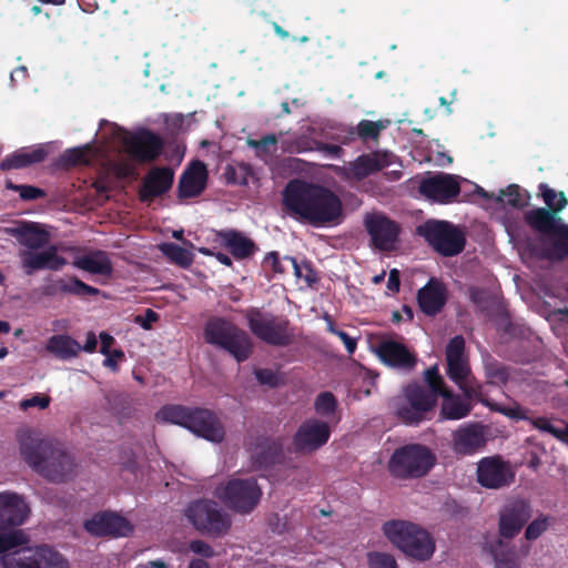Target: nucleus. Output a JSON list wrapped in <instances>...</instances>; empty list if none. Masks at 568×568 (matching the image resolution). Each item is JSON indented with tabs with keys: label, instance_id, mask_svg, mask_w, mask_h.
<instances>
[{
	"label": "nucleus",
	"instance_id": "obj_1",
	"mask_svg": "<svg viewBox=\"0 0 568 568\" xmlns=\"http://www.w3.org/2000/svg\"><path fill=\"white\" fill-rule=\"evenodd\" d=\"M283 203L292 216L314 226L338 224L343 217L338 195L318 184L291 181L283 192Z\"/></svg>",
	"mask_w": 568,
	"mask_h": 568
},
{
	"label": "nucleus",
	"instance_id": "obj_2",
	"mask_svg": "<svg viewBox=\"0 0 568 568\" xmlns=\"http://www.w3.org/2000/svg\"><path fill=\"white\" fill-rule=\"evenodd\" d=\"M18 440L21 457L41 477L60 484L75 476L74 458L58 442L31 430L21 432Z\"/></svg>",
	"mask_w": 568,
	"mask_h": 568
},
{
	"label": "nucleus",
	"instance_id": "obj_3",
	"mask_svg": "<svg viewBox=\"0 0 568 568\" xmlns=\"http://www.w3.org/2000/svg\"><path fill=\"white\" fill-rule=\"evenodd\" d=\"M6 232L24 246L18 252V257L26 275L42 270L60 271L67 264V260L58 254L55 245L47 246L50 235L40 224L21 222L8 227Z\"/></svg>",
	"mask_w": 568,
	"mask_h": 568
},
{
	"label": "nucleus",
	"instance_id": "obj_4",
	"mask_svg": "<svg viewBox=\"0 0 568 568\" xmlns=\"http://www.w3.org/2000/svg\"><path fill=\"white\" fill-rule=\"evenodd\" d=\"M29 539L23 530L0 532V554L3 568H69L68 560L49 546L21 547Z\"/></svg>",
	"mask_w": 568,
	"mask_h": 568
},
{
	"label": "nucleus",
	"instance_id": "obj_5",
	"mask_svg": "<svg viewBox=\"0 0 568 568\" xmlns=\"http://www.w3.org/2000/svg\"><path fill=\"white\" fill-rule=\"evenodd\" d=\"M425 381L428 388L417 384L408 385L390 402L394 414L405 424L414 425L428 419L436 405L443 384L437 366L425 372Z\"/></svg>",
	"mask_w": 568,
	"mask_h": 568
},
{
	"label": "nucleus",
	"instance_id": "obj_6",
	"mask_svg": "<svg viewBox=\"0 0 568 568\" xmlns=\"http://www.w3.org/2000/svg\"><path fill=\"white\" fill-rule=\"evenodd\" d=\"M156 417L162 422L182 426L212 443H221L225 436L220 419L209 409L166 405L156 413Z\"/></svg>",
	"mask_w": 568,
	"mask_h": 568
},
{
	"label": "nucleus",
	"instance_id": "obj_7",
	"mask_svg": "<svg viewBox=\"0 0 568 568\" xmlns=\"http://www.w3.org/2000/svg\"><path fill=\"white\" fill-rule=\"evenodd\" d=\"M382 530L396 548L416 560L425 561L435 551V541L429 532L412 521L388 520Z\"/></svg>",
	"mask_w": 568,
	"mask_h": 568
},
{
	"label": "nucleus",
	"instance_id": "obj_8",
	"mask_svg": "<svg viewBox=\"0 0 568 568\" xmlns=\"http://www.w3.org/2000/svg\"><path fill=\"white\" fill-rule=\"evenodd\" d=\"M204 335L207 343L227 352L237 362L247 359L252 353L248 334L227 320L217 317L209 321Z\"/></svg>",
	"mask_w": 568,
	"mask_h": 568
},
{
	"label": "nucleus",
	"instance_id": "obj_9",
	"mask_svg": "<svg viewBox=\"0 0 568 568\" xmlns=\"http://www.w3.org/2000/svg\"><path fill=\"white\" fill-rule=\"evenodd\" d=\"M436 462L429 448L418 444L397 448L389 462L390 475L398 479H413L425 476Z\"/></svg>",
	"mask_w": 568,
	"mask_h": 568
},
{
	"label": "nucleus",
	"instance_id": "obj_10",
	"mask_svg": "<svg viewBox=\"0 0 568 568\" xmlns=\"http://www.w3.org/2000/svg\"><path fill=\"white\" fill-rule=\"evenodd\" d=\"M185 517L197 531L213 537L226 535L232 527L231 515L212 499L191 503Z\"/></svg>",
	"mask_w": 568,
	"mask_h": 568
},
{
	"label": "nucleus",
	"instance_id": "obj_11",
	"mask_svg": "<svg viewBox=\"0 0 568 568\" xmlns=\"http://www.w3.org/2000/svg\"><path fill=\"white\" fill-rule=\"evenodd\" d=\"M215 497L231 510L246 515L252 513L262 497V488L253 477L231 478L219 485L214 490Z\"/></svg>",
	"mask_w": 568,
	"mask_h": 568
},
{
	"label": "nucleus",
	"instance_id": "obj_12",
	"mask_svg": "<svg viewBox=\"0 0 568 568\" xmlns=\"http://www.w3.org/2000/svg\"><path fill=\"white\" fill-rule=\"evenodd\" d=\"M416 233L443 256L458 255L466 243L462 227L447 221L428 220L417 226Z\"/></svg>",
	"mask_w": 568,
	"mask_h": 568
},
{
	"label": "nucleus",
	"instance_id": "obj_13",
	"mask_svg": "<svg viewBox=\"0 0 568 568\" xmlns=\"http://www.w3.org/2000/svg\"><path fill=\"white\" fill-rule=\"evenodd\" d=\"M447 374L458 385L467 398L477 394V385L470 373L468 358L465 354V339L457 335L446 347Z\"/></svg>",
	"mask_w": 568,
	"mask_h": 568
},
{
	"label": "nucleus",
	"instance_id": "obj_14",
	"mask_svg": "<svg viewBox=\"0 0 568 568\" xmlns=\"http://www.w3.org/2000/svg\"><path fill=\"white\" fill-rule=\"evenodd\" d=\"M247 318L250 329L263 342L275 346H285L291 343L293 334L290 332L286 320L276 318L258 311L251 312Z\"/></svg>",
	"mask_w": 568,
	"mask_h": 568
},
{
	"label": "nucleus",
	"instance_id": "obj_15",
	"mask_svg": "<svg viewBox=\"0 0 568 568\" xmlns=\"http://www.w3.org/2000/svg\"><path fill=\"white\" fill-rule=\"evenodd\" d=\"M477 480L488 489H500L515 480L511 465L499 456L485 457L477 464Z\"/></svg>",
	"mask_w": 568,
	"mask_h": 568
},
{
	"label": "nucleus",
	"instance_id": "obj_16",
	"mask_svg": "<svg viewBox=\"0 0 568 568\" xmlns=\"http://www.w3.org/2000/svg\"><path fill=\"white\" fill-rule=\"evenodd\" d=\"M31 508L22 495L6 490L0 493V532H10L26 524Z\"/></svg>",
	"mask_w": 568,
	"mask_h": 568
},
{
	"label": "nucleus",
	"instance_id": "obj_17",
	"mask_svg": "<svg viewBox=\"0 0 568 568\" xmlns=\"http://www.w3.org/2000/svg\"><path fill=\"white\" fill-rule=\"evenodd\" d=\"M418 190L428 200L449 203L459 194L460 186L457 176L435 173L423 178Z\"/></svg>",
	"mask_w": 568,
	"mask_h": 568
},
{
	"label": "nucleus",
	"instance_id": "obj_18",
	"mask_svg": "<svg viewBox=\"0 0 568 568\" xmlns=\"http://www.w3.org/2000/svg\"><path fill=\"white\" fill-rule=\"evenodd\" d=\"M329 436L328 422L311 418L298 427L293 439V446L298 453H313L325 445Z\"/></svg>",
	"mask_w": 568,
	"mask_h": 568
},
{
	"label": "nucleus",
	"instance_id": "obj_19",
	"mask_svg": "<svg viewBox=\"0 0 568 568\" xmlns=\"http://www.w3.org/2000/svg\"><path fill=\"white\" fill-rule=\"evenodd\" d=\"M395 162V155L389 152H375L358 156L348 166L338 168V174L346 180L361 181L366 176L387 168Z\"/></svg>",
	"mask_w": 568,
	"mask_h": 568
},
{
	"label": "nucleus",
	"instance_id": "obj_20",
	"mask_svg": "<svg viewBox=\"0 0 568 568\" xmlns=\"http://www.w3.org/2000/svg\"><path fill=\"white\" fill-rule=\"evenodd\" d=\"M364 222L375 247L381 251H390L395 247L399 234L396 222L381 213L367 214Z\"/></svg>",
	"mask_w": 568,
	"mask_h": 568
},
{
	"label": "nucleus",
	"instance_id": "obj_21",
	"mask_svg": "<svg viewBox=\"0 0 568 568\" xmlns=\"http://www.w3.org/2000/svg\"><path fill=\"white\" fill-rule=\"evenodd\" d=\"M531 517V506L524 499L506 504L499 514V534L504 538H514Z\"/></svg>",
	"mask_w": 568,
	"mask_h": 568
},
{
	"label": "nucleus",
	"instance_id": "obj_22",
	"mask_svg": "<svg viewBox=\"0 0 568 568\" xmlns=\"http://www.w3.org/2000/svg\"><path fill=\"white\" fill-rule=\"evenodd\" d=\"M85 530L92 536H126L131 531L129 521L113 513H99L84 523Z\"/></svg>",
	"mask_w": 568,
	"mask_h": 568
},
{
	"label": "nucleus",
	"instance_id": "obj_23",
	"mask_svg": "<svg viewBox=\"0 0 568 568\" xmlns=\"http://www.w3.org/2000/svg\"><path fill=\"white\" fill-rule=\"evenodd\" d=\"M376 354L386 365L410 371L416 365V356L402 343L395 339H384L376 346Z\"/></svg>",
	"mask_w": 568,
	"mask_h": 568
},
{
	"label": "nucleus",
	"instance_id": "obj_24",
	"mask_svg": "<svg viewBox=\"0 0 568 568\" xmlns=\"http://www.w3.org/2000/svg\"><path fill=\"white\" fill-rule=\"evenodd\" d=\"M485 444V429L479 424H467L453 433V450L458 455H473L480 450Z\"/></svg>",
	"mask_w": 568,
	"mask_h": 568
},
{
	"label": "nucleus",
	"instance_id": "obj_25",
	"mask_svg": "<svg viewBox=\"0 0 568 568\" xmlns=\"http://www.w3.org/2000/svg\"><path fill=\"white\" fill-rule=\"evenodd\" d=\"M125 146L133 159L144 162L154 160L160 154L162 144L155 134L144 131L128 138Z\"/></svg>",
	"mask_w": 568,
	"mask_h": 568
},
{
	"label": "nucleus",
	"instance_id": "obj_26",
	"mask_svg": "<svg viewBox=\"0 0 568 568\" xmlns=\"http://www.w3.org/2000/svg\"><path fill=\"white\" fill-rule=\"evenodd\" d=\"M417 298L419 307L425 314L435 315L446 303V287L440 281L432 278L419 290Z\"/></svg>",
	"mask_w": 568,
	"mask_h": 568
},
{
	"label": "nucleus",
	"instance_id": "obj_27",
	"mask_svg": "<svg viewBox=\"0 0 568 568\" xmlns=\"http://www.w3.org/2000/svg\"><path fill=\"white\" fill-rule=\"evenodd\" d=\"M496 409L510 417L527 419L538 430L548 433L568 445V424L565 422H560V425H556L547 417L529 418L519 407Z\"/></svg>",
	"mask_w": 568,
	"mask_h": 568
},
{
	"label": "nucleus",
	"instance_id": "obj_28",
	"mask_svg": "<svg viewBox=\"0 0 568 568\" xmlns=\"http://www.w3.org/2000/svg\"><path fill=\"white\" fill-rule=\"evenodd\" d=\"M206 168L202 162H194L186 170L179 183V193L181 197H193L199 195L205 187Z\"/></svg>",
	"mask_w": 568,
	"mask_h": 568
},
{
	"label": "nucleus",
	"instance_id": "obj_29",
	"mask_svg": "<svg viewBox=\"0 0 568 568\" xmlns=\"http://www.w3.org/2000/svg\"><path fill=\"white\" fill-rule=\"evenodd\" d=\"M45 351L61 361L77 358L82 352L78 341L68 334H57L48 338Z\"/></svg>",
	"mask_w": 568,
	"mask_h": 568
},
{
	"label": "nucleus",
	"instance_id": "obj_30",
	"mask_svg": "<svg viewBox=\"0 0 568 568\" xmlns=\"http://www.w3.org/2000/svg\"><path fill=\"white\" fill-rule=\"evenodd\" d=\"M173 172L170 169H154L144 179L142 200L146 201L165 193L173 183Z\"/></svg>",
	"mask_w": 568,
	"mask_h": 568
},
{
	"label": "nucleus",
	"instance_id": "obj_31",
	"mask_svg": "<svg viewBox=\"0 0 568 568\" xmlns=\"http://www.w3.org/2000/svg\"><path fill=\"white\" fill-rule=\"evenodd\" d=\"M438 395L444 398L440 407V419L457 420L466 417L470 413V403L467 399H463L446 390L444 388V383L440 385V392H438Z\"/></svg>",
	"mask_w": 568,
	"mask_h": 568
},
{
	"label": "nucleus",
	"instance_id": "obj_32",
	"mask_svg": "<svg viewBox=\"0 0 568 568\" xmlns=\"http://www.w3.org/2000/svg\"><path fill=\"white\" fill-rule=\"evenodd\" d=\"M73 265L85 272L109 276L112 273V263L103 251L89 252L74 260Z\"/></svg>",
	"mask_w": 568,
	"mask_h": 568
},
{
	"label": "nucleus",
	"instance_id": "obj_33",
	"mask_svg": "<svg viewBox=\"0 0 568 568\" xmlns=\"http://www.w3.org/2000/svg\"><path fill=\"white\" fill-rule=\"evenodd\" d=\"M47 156V151L42 146L20 149L8 155L0 168L2 170L22 169L34 163L42 162Z\"/></svg>",
	"mask_w": 568,
	"mask_h": 568
},
{
	"label": "nucleus",
	"instance_id": "obj_34",
	"mask_svg": "<svg viewBox=\"0 0 568 568\" xmlns=\"http://www.w3.org/2000/svg\"><path fill=\"white\" fill-rule=\"evenodd\" d=\"M219 236L236 258L248 257L256 250L253 241L241 232L222 231L219 233Z\"/></svg>",
	"mask_w": 568,
	"mask_h": 568
},
{
	"label": "nucleus",
	"instance_id": "obj_35",
	"mask_svg": "<svg viewBox=\"0 0 568 568\" xmlns=\"http://www.w3.org/2000/svg\"><path fill=\"white\" fill-rule=\"evenodd\" d=\"M526 221L532 229L549 237L562 220L552 212L539 207L528 211Z\"/></svg>",
	"mask_w": 568,
	"mask_h": 568
},
{
	"label": "nucleus",
	"instance_id": "obj_36",
	"mask_svg": "<svg viewBox=\"0 0 568 568\" xmlns=\"http://www.w3.org/2000/svg\"><path fill=\"white\" fill-rule=\"evenodd\" d=\"M53 287L57 292H63L79 296L97 295L99 293L98 288L87 285L77 277H70L68 280L60 278L55 281Z\"/></svg>",
	"mask_w": 568,
	"mask_h": 568
},
{
	"label": "nucleus",
	"instance_id": "obj_37",
	"mask_svg": "<svg viewBox=\"0 0 568 568\" xmlns=\"http://www.w3.org/2000/svg\"><path fill=\"white\" fill-rule=\"evenodd\" d=\"M246 144L255 151V155L267 162L277 151V138L267 134L261 140L247 139Z\"/></svg>",
	"mask_w": 568,
	"mask_h": 568
},
{
	"label": "nucleus",
	"instance_id": "obj_38",
	"mask_svg": "<svg viewBox=\"0 0 568 568\" xmlns=\"http://www.w3.org/2000/svg\"><path fill=\"white\" fill-rule=\"evenodd\" d=\"M478 193L485 199L494 197L496 202L513 207L523 206L525 203L519 194V187L517 185H509L506 190H500L497 195H490L481 187L478 190Z\"/></svg>",
	"mask_w": 568,
	"mask_h": 568
},
{
	"label": "nucleus",
	"instance_id": "obj_39",
	"mask_svg": "<svg viewBox=\"0 0 568 568\" xmlns=\"http://www.w3.org/2000/svg\"><path fill=\"white\" fill-rule=\"evenodd\" d=\"M552 241V248L549 253L550 257L561 258L568 255V225L562 221L549 236Z\"/></svg>",
	"mask_w": 568,
	"mask_h": 568
},
{
	"label": "nucleus",
	"instance_id": "obj_40",
	"mask_svg": "<svg viewBox=\"0 0 568 568\" xmlns=\"http://www.w3.org/2000/svg\"><path fill=\"white\" fill-rule=\"evenodd\" d=\"M264 264L266 266H271L272 270L276 273H284L287 270V266H291L294 271V274L297 277H302L303 267L300 266L295 258L293 257H284L283 261L280 260L278 254L276 252H271L264 260Z\"/></svg>",
	"mask_w": 568,
	"mask_h": 568
},
{
	"label": "nucleus",
	"instance_id": "obj_41",
	"mask_svg": "<svg viewBox=\"0 0 568 568\" xmlns=\"http://www.w3.org/2000/svg\"><path fill=\"white\" fill-rule=\"evenodd\" d=\"M539 193L542 196L545 204L552 212L562 211L568 204L564 192H557L549 187L546 183H541L539 185Z\"/></svg>",
	"mask_w": 568,
	"mask_h": 568
},
{
	"label": "nucleus",
	"instance_id": "obj_42",
	"mask_svg": "<svg viewBox=\"0 0 568 568\" xmlns=\"http://www.w3.org/2000/svg\"><path fill=\"white\" fill-rule=\"evenodd\" d=\"M160 250L172 262L181 266H189L193 261V254L189 250L174 243H163L160 245Z\"/></svg>",
	"mask_w": 568,
	"mask_h": 568
},
{
	"label": "nucleus",
	"instance_id": "obj_43",
	"mask_svg": "<svg viewBox=\"0 0 568 568\" xmlns=\"http://www.w3.org/2000/svg\"><path fill=\"white\" fill-rule=\"evenodd\" d=\"M314 408L317 415L331 418L337 408V400L332 393L323 392L315 398Z\"/></svg>",
	"mask_w": 568,
	"mask_h": 568
},
{
	"label": "nucleus",
	"instance_id": "obj_44",
	"mask_svg": "<svg viewBox=\"0 0 568 568\" xmlns=\"http://www.w3.org/2000/svg\"><path fill=\"white\" fill-rule=\"evenodd\" d=\"M252 169L246 163H236L235 165H227L225 169L226 180L234 184L246 185L248 184V180L250 178H252Z\"/></svg>",
	"mask_w": 568,
	"mask_h": 568
},
{
	"label": "nucleus",
	"instance_id": "obj_45",
	"mask_svg": "<svg viewBox=\"0 0 568 568\" xmlns=\"http://www.w3.org/2000/svg\"><path fill=\"white\" fill-rule=\"evenodd\" d=\"M551 518L549 516L540 515L532 520L526 528L525 537L528 540H535L540 537L550 526Z\"/></svg>",
	"mask_w": 568,
	"mask_h": 568
},
{
	"label": "nucleus",
	"instance_id": "obj_46",
	"mask_svg": "<svg viewBox=\"0 0 568 568\" xmlns=\"http://www.w3.org/2000/svg\"><path fill=\"white\" fill-rule=\"evenodd\" d=\"M383 129L385 124L382 121L363 120L357 125L358 135L363 139H376Z\"/></svg>",
	"mask_w": 568,
	"mask_h": 568
},
{
	"label": "nucleus",
	"instance_id": "obj_47",
	"mask_svg": "<svg viewBox=\"0 0 568 568\" xmlns=\"http://www.w3.org/2000/svg\"><path fill=\"white\" fill-rule=\"evenodd\" d=\"M369 568H398L395 558L385 552L368 554Z\"/></svg>",
	"mask_w": 568,
	"mask_h": 568
},
{
	"label": "nucleus",
	"instance_id": "obj_48",
	"mask_svg": "<svg viewBox=\"0 0 568 568\" xmlns=\"http://www.w3.org/2000/svg\"><path fill=\"white\" fill-rule=\"evenodd\" d=\"M50 404V397L44 394H36L30 398L22 399L19 404L22 410H27L32 407L45 409Z\"/></svg>",
	"mask_w": 568,
	"mask_h": 568
},
{
	"label": "nucleus",
	"instance_id": "obj_49",
	"mask_svg": "<svg viewBox=\"0 0 568 568\" xmlns=\"http://www.w3.org/2000/svg\"><path fill=\"white\" fill-rule=\"evenodd\" d=\"M88 151L89 146L70 149L65 151L63 159L69 164L88 163Z\"/></svg>",
	"mask_w": 568,
	"mask_h": 568
},
{
	"label": "nucleus",
	"instance_id": "obj_50",
	"mask_svg": "<svg viewBox=\"0 0 568 568\" xmlns=\"http://www.w3.org/2000/svg\"><path fill=\"white\" fill-rule=\"evenodd\" d=\"M255 376L261 384L272 387L281 382L280 375L272 369H257L255 371Z\"/></svg>",
	"mask_w": 568,
	"mask_h": 568
},
{
	"label": "nucleus",
	"instance_id": "obj_51",
	"mask_svg": "<svg viewBox=\"0 0 568 568\" xmlns=\"http://www.w3.org/2000/svg\"><path fill=\"white\" fill-rule=\"evenodd\" d=\"M13 189L19 191L20 197L23 200H37L44 195L41 189L31 185H19Z\"/></svg>",
	"mask_w": 568,
	"mask_h": 568
},
{
	"label": "nucleus",
	"instance_id": "obj_52",
	"mask_svg": "<svg viewBox=\"0 0 568 568\" xmlns=\"http://www.w3.org/2000/svg\"><path fill=\"white\" fill-rule=\"evenodd\" d=\"M190 549L196 555H200L205 558H211L214 556L213 548L203 540H193L190 544Z\"/></svg>",
	"mask_w": 568,
	"mask_h": 568
},
{
	"label": "nucleus",
	"instance_id": "obj_53",
	"mask_svg": "<svg viewBox=\"0 0 568 568\" xmlns=\"http://www.w3.org/2000/svg\"><path fill=\"white\" fill-rule=\"evenodd\" d=\"M267 440L263 439L260 444H257L254 448L251 449L252 458L255 459L256 464L260 466L266 464L268 462L267 456L264 454L265 448L268 447Z\"/></svg>",
	"mask_w": 568,
	"mask_h": 568
},
{
	"label": "nucleus",
	"instance_id": "obj_54",
	"mask_svg": "<svg viewBox=\"0 0 568 568\" xmlns=\"http://www.w3.org/2000/svg\"><path fill=\"white\" fill-rule=\"evenodd\" d=\"M124 357V353L121 349L110 351L108 355H105V359L103 361V365L105 367L111 368L112 371L118 369L119 361H122Z\"/></svg>",
	"mask_w": 568,
	"mask_h": 568
},
{
	"label": "nucleus",
	"instance_id": "obj_55",
	"mask_svg": "<svg viewBox=\"0 0 568 568\" xmlns=\"http://www.w3.org/2000/svg\"><path fill=\"white\" fill-rule=\"evenodd\" d=\"M495 562L497 568H517L518 561L515 556H504L500 554L495 555Z\"/></svg>",
	"mask_w": 568,
	"mask_h": 568
},
{
	"label": "nucleus",
	"instance_id": "obj_56",
	"mask_svg": "<svg viewBox=\"0 0 568 568\" xmlns=\"http://www.w3.org/2000/svg\"><path fill=\"white\" fill-rule=\"evenodd\" d=\"M387 288L392 293H396L399 290V272L396 268H393L389 272L388 281H387Z\"/></svg>",
	"mask_w": 568,
	"mask_h": 568
},
{
	"label": "nucleus",
	"instance_id": "obj_57",
	"mask_svg": "<svg viewBox=\"0 0 568 568\" xmlns=\"http://www.w3.org/2000/svg\"><path fill=\"white\" fill-rule=\"evenodd\" d=\"M336 335L342 339V342L344 343L347 352L349 354H352L355 348H356V341L354 338H352L347 333H345L344 331H341V332H336Z\"/></svg>",
	"mask_w": 568,
	"mask_h": 568
},
{
	"label": "nucleus",
	"instance_id": "obj_58",
	"mask_svg": "<svg viewBox=\"0 0 568 568\" xmlns=\"http://www.w3.org/2000/svg\"><path fill=\"white\" fill-rule=\"evenodd\" d=\"M97 344H98V339H97V336L93 332H89L87 334V339H85V343L82 347V351L87 352V353H93L97 348Z\"/></svg>",
	"mask_w": 568,
	"mask_h": 568
},
{
	"label": "nucleus",
	"instance_id": "obj_59",
	"mask_svg": "<svg viewBox=\"0 0 568 568\" xmlns=\"http://www.w3.org/2000/svg\"><path fill=\"white\" fill-rule=\"evenodd\" d=\"M100 339H101V353L103 355H108L109 352H110V347L112 346V344L114 343V338L109 335L108 333H101L100 334Z\"/></svg>",
	"mask_w": 568,
	"mask_h": 568
},
{
	"label": "nucleus",
	"instance_id": "obj_60",
	"mask_svg": "<svg viewBox=\"0 0 568 568\" xmlns=\"http://www.w3.org/2000/svg\"><path fill=\"white\" fill-rule=\"evenodd\" d=\"M488 376L494 378L495 382H505L507 379V372L504 367H498L495 369L489 368Z\"/></svg>",
	"mask_w": 568,
	"mask_h": 568
},
{
	"label": "nucleus",
	"instance_id": "obj_61",
	"mask_svg": "<svg viewBox=\"0 0 568 568\" xmlns=\"http://www.w3.org/2000/svg\"><path fill=\"white\" fill-rule=\"evenodd\" d=\"M318 150L325 152L331 156H338L342 152V148L334 144H322Z\"/></svg>",
	"mask_w": 568,
	"mask_h": 568
},
{
	"label": "nucleus",
	"instance_id": "obj_62",
	"mask_svg": "<svg viewBox=\"0 0 568 568\" xmlns=\"http://www.w3.org/2000/svg\"><path fill=\"white\" fill-rule=\"evenodd\" d=\"M136 568H168V565L163 560H152L143 565H139Z\"/></svg>",
	"mask_w": 568,
	"mask_h": 568
},
{
	"label": "nucleus",
	"instance_id": "obj_63",
	"mask_svg": "<svg viewBox=\"0 0 568 568\" xmlns=\"http://www.w3.org/2000/svg\"><path fill=\"white\" fill-rule=\"evenodd\" d=\"M158 320L156 313L151 310L146 311V321L142 324L144 328H150V323L155 322Z\"/></svg>",
	"mask_w": 568,
	"mask_h": 568
},
{
	"label": "nucleus",
	"instance_id": "obj_64",
	"mask_svg": "<svg viewBox=\"0 0 568 568\" xmlns=\"http://www.w3.org/2000/svg\"><path fill=\"white\" fill-rule=\"evenodd\" d=\"M189 568H209V565L202 559H195L190 562Z\"/></svg>",
	"mask_w": 568,
	"mask_h": 568
}]
</instances>
